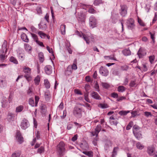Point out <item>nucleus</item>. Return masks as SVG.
I'll use <instances>...</instances> for the list:
<instances>
[{
  "instance_id": "obj_1",
  "label": "nucleus",
  "mask_w": 157,
  "mask_h": 157,
  "mask_svg": "<svg viewBox=\"0 0 157 157\" xmlns=\"http://www.w3.org/2000/svg\"><path fill=\"white\" fill-rule=\"evenodd\" d=\"M65 144L63 141H60L57 145L56 150L58 155L60 157L63 156L65 153Z\"/></svg>"
},
{
  "instance_id": "obj_2",
  "label": "nucleus",
  "mask_w": 157,
  "mask_h": 157,
  "mask_svg": "<svg viewBox=\"0 0 157 157\" xmlns=\"http://www.w3.org/2000/svg\"><path fill=\"white\" fill-rule=\"evenodd\" d=\"M82 108L76 106L74 109L73 114L76 117L80 118L82 116Z\"/></svg>"
},
{
  "instance_id": "obj_3",
  "label": "nucleus",
  "mask_w": 157,
  "mask_h": 157,
  "mask_svg": "<svg viewBox=\"0 0 157 157\" xmlns=\"http://www.w3.org/2000/svg\"><path fill=\"white\" fill-rule=\"evenodd\" d=\"M126 25L128 29L132 30L135 29V21L133 18L128 19L127 21Z\"/></svg>"
},
{
  "instance_id": "obj_4",
  "label": "nucleus",
  "mask_w": 157,
  "mask_h": 157,
  "mask_svg": "<svg viewBox=\"0 0 157 157\" xmlns=\"http://www.w3.org/2000/svg\"><path fill=\"white\" fill-rule=\"evenodd\" d=\"M75 33L77 35L80 37H82L86 42L87 44H90L89 40L90 38V36H88L87 34H83L81 32H79L78 31H76Z\"/></svg>"
},
{
  "instance_id": "obj_5",
  "label": "nucleus",
  "mask_w": 157,
  "mask_h": 157,
  "mask_svg": "<svg viewBox=\"0 0 157 157\" xmlns=\"http://www.w3.org/2000/svg\"><path fill=\"white\" fill-rule=\"evenodd\" d=\"M35 103L33 98H30L29 99V103L32 106H37L38 102L39 100V97L38 96H35Z\"/></svg>"
},
{
  "instance_id": "obj_6",
  "label": "nucleus",
  "mask_w": 157,
  "mask_h": 157,
  "mask_svg": "<svg viewBox=\"0 0 157 157\" xmlns=\"http://www.w3.org/2000/svg\"><path fill=\"white\" fill-rule=\"evenodd\" d=\"M89 25L92 28L96 26L97 25V20L93 16H90L89 18Z\"/></svg>"
},
{
  "instance_id": "obj_7",
  "label": "nucleus",
  "mask_w": 157,
  "mask_h": 157,
  "mask_svg": "<svg viewBox=\"0 0 157 157\" xmlns=\"http://www.w3.org/2000/svg\"><path fill=\"white\" fill-rule=\"evenodd\" d=\"M121 9L120 10V13L122 17H125L127 13L128 7L126 5H121Z\"/></svg>"
},
{
  "instance_id": "obj_8",
  "label": "nucleus",
  "mask_w": 157,
  "mask_h": 157,
  "mask_svg": "<svg viewBox=\"0 0 157 157\" xmlns=\"http://www.w3.org/2000/svg\"><path fill=\"white\" fill-rule=\"evenodd\" d=\"M30 124L27 120L26 119H24L22 121L21 127L22 129H25L29 126Z\"/></svg>"
},
{
  "instance_id": "obj_9",
  "label": "nucleus",
  "mask_w": 157,
  "mask_h": 157,
  "mask_svg": "<svg viewBox=\"0 0 157 157\" xmlns=\"http://www.w3.org/2000/svg\"><path fill=\"white\" fill-rule=\"evenodd\" d=\"M101 129V125L99 124L96 127L95 130L91 132V136H98L99 132Z\"/></svg>"
},
{
  "instance_id": "obj_10",
  "label": "nucleus",
  "mask_w": 157,
  "mask_h": 157,
  "mask_svg": "<svg viewBox=\"0 0 157 157\" xmlns=\"http://www.w3.org/2000/svg\"><path fill=\"white\" fill-rule=\"evenodd\" d=\"M16 137L17 141L20 144H21L23 143L24 141L23 138L19 130H17Z\"/></svg>"
},
{
  "instance_id": "obj_11",
  "label": "nucleus",
  "mask_w": 157,
  "mask_h": 157,
  "mask_svg": "<svg viewBox=\"0 0 157 157\" xmlns=\"http://www.w3.org/2000/svg\"><path fill=\"white\" fill-rule=\"evenodd\" d=\"M146 53V50L144 48H140L137 54L140 58H141L143 56H145Z\"/></svg>"
},
{
  "instance_id": "obj_12",
  "label": "nucleus",
  "mask_w": 157,
  "mask_h": 157,
  "mask_svg": "<svg viewBox=\"0 0 157 157\" xmlns=\"http://www.w3.org/2000/svg\"><path fill=\"white\" fill-rule=\"evenodd\" d=\"M99 72L102 75L106 76L108 75L109 71L105 68L101 67L99 69Z\"/></svg>"
},
{
  "instance_id": "obj_13",
  "label": "nucleus",
  "mask_w": 157,
  "mask_h": 157,
  "mask_svg": "<svg viewBox=\"0 0 157 157\" xmlns=\"http://www.w3.org/2000/svg\"><path fill=\"white\" fill-rule=\"evenodd\" d=\"M86 16L83 13L80 12L78 14V21L84 22L85 21Z\"/></svg>"
},
{
  "instance_id": "obj_14",
  "label": "nucleus",
  "mask_w": 157,
  "mask_h": 157,
  "mask_svg": "<svg viewBox=\"0 0 157 157\" xmlns=\"http://www.w3.org/2000/svg\"><path fill=\"white\" fill-rule=\"evenodd\" d=\"M39 28L43 30H45L47 28V25L44 21H41L38 25Z\"/></svg>"
},
{
  "instance_id": "obj_15",
  "label": "nucleus",
  "mask_w": 157,
  "mask_h": 157,
  "mask_svg": "<svg viewBox=\"0 0 157 157\" xmlns=\"http://www.w3.org/2000/svg\"><path fill=\"white\" fill-rule=\"evenodd\" d=\"M79 145L80 147L83 150H86L89 147L88 144L86 141H83Z\"/></svg>"
},
{
  "instance_id": "obj_16",
  "label": "nucleus",
  "mask_w": 157,
  "mask_h": 157,
  "mask_svg": "<svg viewBox=\"0 0 157 157\" xmlns=\"http://www.w3.org/2000/svg\"><path fill=\"white\" fill-rule=\"evenodd\" d=\"M31 69L27 66H25L23 67V71L25 74V75H30Z\"/></svg>"
},
{
  "instance_id": "obj_17",
  "label": "nucleus",
  "mask_w": 157,
  "mask_h": 157,
  "mask_svg": "<svg viewBox=\"0 0 157 157\" xmlns=\"http://www.w3.org/2000/svg\"><path fill=\"white\" fill-rule=\"evenodd\" d=\"M52 67L50 65H47L44 68L46 74L50 75L52 72Z\"/></svg>"
},
{
  "instance_id": "obj_18",
  "label": "nucleus",
  "mask_w": 157,
  "mask_h": 157,
  "mask_svg": "<svg viewBox=\"0 0 157 157\" xmlns=\"http://www.w3.org/2000/svg\"><path fill=\"white\" fill-rule=\"evenodd\" d=\"M90 6L88 5L82 3H78L77 5V6L76 8V10L77 9H79V8H82L83 9H87V7H89Z\"/></svg>"
},
{
  "instance_id": "obj_19",
  "label": "nucleus",
  "mask_w": 157,
  "mask_h": 157,
  "mask_svg": "<svg viewBox=\"0 0 157 157\" xmlns=\"http://www.w3.org/2000/svg\"><path fill=\"white\" fill-rule=\"evenodd\" d=\"M2 107H9V103L6 98H3L2 101Z\"/></svg>"
},
{
  "instance_id": "obj_20",
  "label": "nucleus",
  "mask_w": 157,
  "mask_h": 157,
  "mask_svg": "<svg viewBox=\"0 0 157 157\" xmlns=\"http://www.w3.org/2000/svg\"><path fill=\"white\" fill-rule=\"evenodd\" d=\"M91 96L97 100H100L101 98L98 94L96 92H93L91 94Z\"/></svg>"
},
{
  "instance_id": "obj_21",
  "label": "nucleus",
  "mask_w": 157,
  "mask_h": 157,
  "mask_svg": "<svg viewBox=\"0 0 157 157\" xmlns=\"http://www.w3.org/2000/svg\"><path fill=\"white\" fill-rule=\"evenodd\" d=\"M119 149V148L118 147H115L113 148L111 157H116V156L117 155Z\"/></svg>"
},
{
  "instance_id": "obj_22",
  "label": "nucleus",
  "mask_w": 157,
  "mask_h": 157,
  "mask_svg": "<svg viewBox=\"0 0 157 157\" xmlns=\"http://www.w3.org/2000/svg\"><path fill=\"white\" fill-rule=\"evenodd\" d=\"M155 151V148L153 146L149 147L147 148V152L148 154L150 155H151L153 154Z\"/></svg>"
},
{
  "instance_id": "obj_23",
  "label": "nucleus",
  "mask_w": 157,
  "mask_h": 157,
  "mask_svg": "<svg viewBox=\"0 0 157 157\" xmlns=\"http://www.w3.org/2000/svg\"><path fill=\"white\" fill-rule=\"evenodd\" d=\"M15 115L11 113H9L7 115V119L9 121H13Z\"/></svg>"
},
{
  "instance_id": "obj_24",
  "label": "nucleus",
  "mask_w": 157,
  "mask_h": 157,
  "mask_svg": "<svg viewBox=\"0 0 157 157\" xmlns=\"http://www.w3.org/2000/svg\"><path fill=\"white\" fill-rule=\"evenodd\" d=\"M109 121L111 124L117 125V119H115L113 116H111L109 118Z\"/></svg>"
},
{
  "instance_id": "obj_25",
  "label": "nucleus",
  "mask_w": 157,
  "mask_h": 157,
  "mask_svg": "<svg viewBox=\"0 0 157 157\" xmlns=\"http://www.w3.org/2000/svg\"><path fill=\"white\" fill-rule=\"evenodd\" d=\"M40 112L41 113L44 114L47 111L46 107L45 105L41 104L40 106Z\"/></svg>"
},
{
  "instance_id": "obj_26",
  "label": "nucleus",
  "mask_w": 157,
  "mask_h": 157,
  "mask_svg": "<svg viewBox=\"0 0 157 157\" xmlns=\"http://www.w3.org/2000/svg\"><path fill=\"white\" fill-rule=\"evenodd\" d=\"M73 70L72 68L71 67V65H69L67 68V70L65 71V74L67 75H70L72 74Z\"/></svg>"
},
{
  "instance_id": "obj_27",
  "label": "nucleus",
  "mask_w": 157,
  "mask_h": 157,
  "mask_svg": "<svg viewBox=\"0 0 157 157\" xmlns=\"http://www.w3.org/2000/svg\"><path fill=\"white\" fill-rule=\"evenodd\" d=\"M21 154V151H17L12 153L11 157H20Z\"/></svg>"
},
{
  "instance_id": "obj_28",
  "label": "nucleus",
  "mask_w": 157,
  "mask_h": 157,
  "mask_svg": "<svg viewBox=\"0 0 157 157\" xmlns=\"http://www.w3.org/2000/svg\"><path fill=\"white\" fill-rule=\"evenodd\" d=\"M22 39L24 41L26 42H28L29 41V39L25 33H23L21 34V36Z\"/></svg>"
},
{
  "instance_id": "obj_29",
  "label": "nucleus",
  "mask_w": 157,
  "mask_h": 157,
  "mask_svg": "<svg viewBox=\"0 0 157 157\" xmlns=\"http://www.w3.org/2000/svg\"><path fill=\"white\" fill-rule=\"evenodd\" d=\"M24 109V107L22 105H20L17 106L15 110V112L16 113H18L21 112L23 111Z\"/></svg>"
},
{
  "instance_id": "obj_30",
  "label": "nucleus",
  "mask_w": 157,
  "mask_h": 157,
  "mask_svg": "<svg viewBox=\"0 0 157 157\" xmlns=\"http://www.w3.org/2000/svg\"><path fill=\"white\" fill-rule=\"evenodd\" d=\"M140 128L137 125H134L133 127V132L134 134H135L137 132H139L140 131Z\"/></svg>"
},
{
  "instance_id": "obj_31",
  "label": "nucleus",
  "mask_w": 157,
  "mask_h": 157,
  "mask_svg": "<svg viewBox=\"0 0 157 157\" xmlns=\"http://www.w3.org/2000/svg\"><path fill=\"white\" fill-rule=\"evenodd\" d=\"M66 25L64 24L61 25L60 26V30L62 34L64 35L65 34Z\"/></svg>"
},
{
  "instance_id": "obj_32",
  "label": "nucleus",
  "mask_w": 157,
  "mask_h": 157,
  "mask_svg": "<svg viewBox=\"0 0 157 157\" xmlns=\"http://www.w3.org/2000/svg\"><path fill=\"white\" fill-rule=\"evenodd\" d=\"M7 86V82L6 80H1L0 81V86L2 88H4Z\"/></svg>"
},
{
  "instance_id": "obj_33",
  "label": "nucleus",
  "mask_w": 157,
  "mask_h": 157,
  "mask_svg": "<svg viewBox=\"0 0 157 157\" xmlns=\"http://www.w3.org/2000/svg\"><path fill=\"white\" fill-rule=\"evenodd\" d=\"M37 34L42 39L44 38L47 36V34L42 31H39L37 33Z\"/></svg>"
},
{
  "instance_id": "obj_34",
  "label": "nucleus",
  "mask_w": 157,
  "mask_h": 157,
  "mask_svg": "<svg viewBox=\"0 0 157 157\" xmlns=\"http://www.w3.org/2000/svg\"><path fill=\"white\" fill-rule=\"evenodd\" d=\"M38 56L40 62L42 63L44 60V56L42 52H40L38 54Z\"/></svg>"
},
{
  "instance_id": "obj_35",
  "label": "nucleus",
  "mask_w": 157,
  "mask_h": 157,
  "mask_svg": "<svg viewBox=\"0 0 157 157\" xmlns=\"http://www.w3.org/2000/svg\"><path fill=\"white\" fill-rule=\"evenodd\" d=\"M83 153L89 157H93V152L92 151H83Z\"/></svg>"
},
{
  "instance_id": "obj_36",
  "label": "nucleus",
  "mask_w": 157,
  "mask_h": 157,
  "mask_svg": "<svg viewBox=\"0 0 157 157\" xmlns=\"http://www.w3.org/2000/svg\"><path fill=\"white\" fill-rule=\"evenodd\" d=\"M76 64V60L75 59L74 60L73 64L72 65H70L73 70H75L77 69V66Z\"/></svg>"
},
{
  "instance_id": "obj_37",
  "label": "nucleus",
  "mask_w": 157,
  "mask_h": 157,
  "mask_svg": "<svg viewBox=\"0 0 157 157\" xmlns=\"http://www.w3.org/2000/svg\"><path fill=\"white\" fill-rule=\"evenodd\" d=\"M40 78L39 75H37L34 79V81L35 84L36 85H38L40 82Z\"/></svg>"
},
{
  "instance_id": "obj_38",
  "label": "nucleus",
  "mask_w": 157,
  "mask_h": 157,
  "mask_svg": "<svg viewBox=\"0 0 157 157\" xmlns=\"http://www.w3.org/2000/svg\"><path fill=\"white\" fill-rule=\"evenodd\" d=\"M30 34L34 40L35 41L36 43L39 40L38 36L36 34L32 33H31Z\"/></svg>"
},
{
  "instance_id": "obj_39",
  "label": "nucleus",
  "mask_w": 157,
  "mask_h": 157,
  "mask_svg": "<svg viewBox=\"0 0 157 157\" xmlns=\"http://www.w3.org/2000/svg\"><path fill=\"white\" fill-rule=\"evenodd\" d=\"M122 52L125 56H126L130 55L131 53L130 51L129 50L127 49H124L122 51Z\"/></svg>"
},
{
  "instance_id": "obj_40",
  "label": "nucleus",
  "mask_w": 157,
  "mask_h": 157,
  "mask_svg": "<svg viewBox=\"0 0 157 157\" xmlns=\"http://www.w3.org/2000/svg\"><path fill=\"white\" fill-rule=\"evenodd\" d=\"M125 90V88L124 86H119L117 88V90L120 92H123Z\"/></svg>"
},
{
  "instance_id": "obj_41",
  "label": "nucleus",
  "mask_w": 157,
  "mask_h": 157,
  "mask_svg": "<svg viewBox=\"0 0 157 157\" xmlns=\"http://www.w3.org/2000/svg\"><path fill=\"white\" fill-rule=\"evenodd\" d=\"M24 47L25 50L28 52L30 51L31 50V47L28 44H24Z\"/></svg>"
},
{
  "instance_id": "obj_42",
  "label": "nucleus",
  "mask_w": 157,
  "mask_h": 157,
  "mask_svg": "<svg viewBox=\"0 0 157 157\" xmlns=\"http://www.w3.org/2000/svg\"><path fill=\"white\" fill-rule=\"evenodd\" d=\"M138 22L139 24L141 26H145V24L143 21L138 17H137Z\"/></svg>"
},
{
  "instance_id": "obj_43",
  "label": "nucleus",
  "mask_w": 157,
  "mask_h": 157,
  "mask_svg": "<svg viewBox=\"0 0 157 157\" xmlns=\"http://www.w3.org/2000/svg\"><path fill=\"white\" fill-rule=\"evenodd\" d=\"M44 84L46 88L48 89L50 87V83L47 79L44 80Z\"/></svg>"
},
{
  "instance_id": "obj_44",
  "label": "nucleus",
  "mask_w": 157,
  "mask_h": 157,
  "mask_svg": "<svg viewBox=\"0 0 157 157\" xmlns=\"http://www.w3.org/2000/svg\"><path fill=\"white\" fill-rule=\"evenodd\" d=\"M102 87L105 89H108L110 87V85L106 82H101V83Z\"/></svg>"
},
{
  "instance_id": "obj_45",
  "label": "nucleus",
  "mask_w": 157,
  "mask_h": 157,
  "mask_svg": "<svg viewBox=\"0 0 157 157\" xmlns=\"http://www.w3.org/2000/svg\"><path fill=\"white\" fill-rule=\"evenodd\" d=\"M138 140L142 138V134L141 133V132H137V133L134 134Z\"/></svg>"
},
{
  "instance_id": "obj_46",
  "label": "nucleus",
  "mask_w": 157,
  "mask_h": 157,
  "mask_svg": "<svg viewBox=\"0 0 157 157\" xmlns=\"http://www.w3.org/2000/svg\"><path fill=\"white\" fill-rule=\"evenodd\" d=\"M129 112V111H124L121 110L118 113L121 116H125Z\"/></svg>"
},
{
  "instance_id": "obj_47",
  "label": "nucleus",
  "mask_w": 157,
  "mask_h": 157,
  "mask_svg": "<svg viewBox=\"0 0 157 157\" xmlns=\"http://www.w3.org/2000/svg\"><path fill=\"white\" fill-rule=\"evenodd\" d=\"M51 97L50 93L48 92L45 93V98L46 101H48Z\"/></svg>"
},
{
  "instance_id": "obj_48",
  "label": "nucleus",
  "mask_w": 157,
  "mask_h": 157,
  "mask_svg": "<svg viewBox=\"0 0 157 157\" xmlns=\"http://www.w3.org/2000/svg\"><path fill=\"white\" fill-rule=\"evenodd\" d=\"M149 34L151 36V38L152 40V41L153 43H154L155 42V32H153V33H151V32H150Z\"/></svg>"
},
{
  "instance_id": "obj_49",
  "label": "nucleus",
  "mask_w": 157,
  "mask_h": 157,
  "mask_svg": "<svg viewBox=\"0 0 157 157\" xmlns=\"http://www.w3.org/2000/svg\"><path fill=\"white\" fill-rule=\"evenodd\" d=\"M10 61L13 62L15 64H17L18 63V62L17 59L13 56H11L10 58Z\"/></svg>"
},
{
  "instance_id": "obj_50",
  "label": "nucleus",
  "mask_w": 157,
  "mask_h": 157,
  "mask_svg": "<svg viewBox=\"0 0 157 157\" xmlns=\"http://www.w3.org/2000/svg\"><path fill=\"white\" fill-rule=\"evenodd\" d=\"M136 146L137 148L140 150L143 149L144 147V146L139 142L136 143Z\"/></svg>"
},
{
  "instance_id": "obj_51",
  "label": "nucleus",
  "mask_w": 157,
  "mask_h": 157,
  "mask_svg": "<svg viewBox=\"0 0 157 157\" xmlns=\"http://www.w3.org/2000/svg\"><path fill=\"white\" fill-rule=\"evenodd\" d=\"M104 57H105V59H112V60H117V59H116V58L114 57V56L113 55V56H105Z\"/></svg>"
},
{
  "instance_id": "obj_52",
  "label": "nucleus",
  "mask_w": 157,
  "mask_h": 157,
  "mask_svg": "<svg viewBox=\"0 0 157 157\" xmlns=\"http://www.w3.org/2000/svg\"><path fill=\"white\" fill-rule=\"evenodd\" d=\"M102 3V0H94V4L95 6H98Z\"/></svg>"
},
{
  "instance_id": "obj_53",
  "label": "nucleus",
  "mask_w": 157,
  "mask_h": 157,
  "mask_svg": "<svg viewBox=\"0 0 157 157\" xmlns=\"http://www.w3.org/2000/svg\"><path fill=\"white\" fill-rule=\"evenodd\" d=\"M90 6L87 7V8H89L88 12L90 13H94L95 11V10L93 8L92 6L89 5Z\"/></svg>"
},
{
  "instance_id": "obj_54",
  "label": "nucleus",
  "mask_w": 157,
  "mask_h": 157,
  "mask_svg": "<svg viewBox=\"0 0 157 157\" xmlns=\"http://www.w3.org/2000/svg\"><path fill=\"white\" fill-rule=\"evenodd\" d=\"M133 122L130 121L126 127V129L127 130H129L133 125Z\"/></svg>"
},
{
  "instance_id": "obj_55",
  "label": "nucleus",
  "mask_w": 157,
  "mask_h": 157,
  "mask_svg": "<svg viewBox=\"0 0 157 157\" xmlns=\"http://www.w3.org/2000/svg\"><path fill=\"white\" fill-rule=\"evenodd\" d=\"M44 146H41L38 149V152L41 154L44 151Z\"/></svg>"
},
{
  "instance_id": "obj_56",
  "label": "nucleus",
  "mask_w": 157,
  "mask_h": 157,
  "mask_svg": "<svg viewBox=\"0 0 157 157\" xmlns=\"http://www.w3.org/2000/svg\"><path fill=\"white\" fill-rule=\"evenodd\" d=\"M98 136H96V137L95 138L93 141V143L94 146H97V141L98 140Z\"/></svg>"
},
{
  "instance_id": "obj_57",
  "label": "nucleus",
  "mask_w": 157,
  "mask_h": 157,
  "mask_svg": "<svg viewBox=\"0 0 157 157\" xmlns=\"http://www.w3.org/2000/svg\"><path fill=\"white\" fill-rule=\"evenodd\" d=\"M47 49L50 53H51L53 56H54L53 51L52 48H50L48 46L46 47Z\"/></svg>"
},
{
  "instance_id": "obj_58",
  "label": "nucleus",
  "mask_w": 157,
  "mask_h": 157,
  "mask_svg": "<svg viewBox=\"0 0 157 157\" xmlns=\"http://www.w3.org/2000/svg\"><path fill=\"white\" fill-rule=\"evenodd\" d=\"M149 60L150 62L152 63H153L155 59V56L154 55H152L149 56Z\"/></svg>"
},
{
  "instance_id": "obj_59",
  "label": "nucleus",
  "mask_w": 157,
  "mask_h": 157,
  "mask_svg": "<svg viewBox=\"0 0 157 157\" xmlns=\"http://www.w3.org/2000/svg\"><path fill=\"white\" fill-rule=\"evenodd\" d=\"M24 77L28 82H29L31 80L32 77L30 76V75H25Z\"/></svg>"
},
{
  "instance_id": "obj_60",
  "label": "nucleus",
  "mask_w": 157,
  "mask_h": 157,
  "mask_svg": "<svg viewBox=\"0 0 157 157\" xmlns=\"http://www.w3.org/2000/svg\"><path fill=\"white\" fill-rule=\"evenodd\" d=\"M128 68V67L126 65L121 66V69L122 71H127Z\"/></svg>"
},
{
  "instance_id": "obj_61",
  "label": "nucleus",
  "mask_w": 157,
  "mask_h": 157,
  "mask_svg": "<svg viewBox=\"0 0 157 157\" xmlns=\"http://www.w3.org/2000/svg\"><path fill=\"white\" fill-rule=\"evenodd\" d=\"M111 97L114 98H117L118 97V95L117 93H113L111 94Z\"/></svg>"
},
{
  "instance_id": "obj_62",
  "label": "nucleus",
  "mask_w": 157,
  "mask_h": 157,
  "mask_svg": "<svg viewBox=\"0 0 157 157\" xmlns=\"http://www.w3.org/2000/svg\"><path fill=\"white\" fill-rule=\"evenodd\" d=\"M99 106L102 108L104 109L107 108L108 105L107 104H100L99 105Z\"/></svg>"
},
{
  "instance_id": "obj_63",
  "label": "nucleus",
  "mask_w": 157,
  "mask_h": 157,
  "mask_svg": "<svg viewBox=\"0 0 157 157\" xmlns=\"http://www.w3.org/2000/svg\"><path fill=\"white\" fill-rule=\"evenodd\" d=\"M19 58L21 60H23L25 58V55L23 53H20L18 56Z\"/></svg>"
},
{
  "instance_id": "obj_64",
  "label": "nucleus",
  "mask_w": 157,
  "mask_h": 157,
  "mask_svg": "<svg viewBox=\"0 0 157 157\" xmlns=\"http://www.w3.org/2000/svg\"><path fill=\"white\" fill-rule=\"evenodd\" d=\"M74 92L75 94H79V95H82V93L80 91V90L78 89H75L74 90Z\"/></svg>"
}]
</instances>
